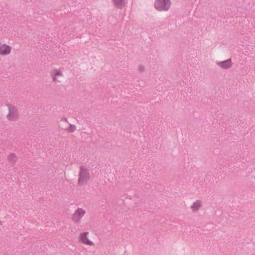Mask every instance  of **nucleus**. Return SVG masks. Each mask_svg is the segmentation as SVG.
I'll use <instances>...</instances> for the list:
<instances>
[{
    "instance_id": "obj_11",
    "label": "nucleus",
    "mask_w": 255,
    "mask_h": 255,
    "mask_svg": "<svg viewBox=\"0 0 255 255\" xmlns=\"http://www.w3.org/2000/svg\"><path fill=\"white\" fill-rule=\"evenodd\" d=\"M16 156L15 154L14 153H11V154H10L9 155H8V159L10 160V161H13V162H15L16 160Z\"/></svg>"
},
{
    "instance_id": "obj_9",
    "label": "nucleus",
    "mask_w": 255,
    "mask_h": 255,
    "mask_svg": "<svg viewBox=\"0 0 255 255\" xmlns=\"http://www.w3.org/2000/svg\"><path fill=\"white\" fill-rule=\"evenodd\" d=\"M114 5L117 8L122 9L126 5V0H112Z\"/></svg>"
},
{
    "instance_id": "obj_3",
    "label": "nucleus",
    "mask_w": 255,
    "mask_h": 255,
    "mask_svg": "<svg viewBox=\"0 0 255 255\" xmlns=\"http://www.w3.org/2000/svg\"><path fill=\"white\" fill-rule=\"evenodd\" d=\"M8 112L6 116L7 121L10 122H15L18 121L19 118V114L18 108L11 104L7 105Z\"/></svg>"
},
{
    "instance_id": "obj_8",
    "label": "nucleus",
    "mask_w": 255,
    "mask_h": 255,
    "mask_svg": "<svg viewBox=\"0 0 255 255\" xmlns=\"http://www.w3.org/2000/svg\"><path fill=\"white\" fill-rule=\"evenodd\" d=\"M217 64L221 68L224 69H227L231 68L233 65V63L231 59H229L224 61L218 62H217Z\"/></svg>"
},
{
    "instance_id": "obj_7",
    "label": "nucleus",
    "mask_w": 255,
    "mask_h": 255,
    "mask_svg": "<svg viewBox=\"0 0 255 255\" xmlns=\"http://www.w3.org/2000/svg\"><path fill=\"white\" fill-rule=\"evenodd\" d=\"M11 48L9 45L0 42V55H6L10 53Z\"/></svg>"
},
{
    "instance_id": "obj_1",
    "label": "nucleus",
    "mask_w": 255,
    "mask_h": 255,
    "mask_svg": "<svg viewBox=\"0 0 255 255\" xmlns=\"http://www.w3.org/2000/svg\"><path fill=\"white\" fill-rule=\"evenodd\" d=\"M90 175L89 170L84 166H81L77 181L78 185L79 186L85 185L90 180Z\"/></svg>"
},
{
    "instance_id": "obj_4",
    "label": "nucleus",
    "mask_w": 255,
    "mask_h": 255,
    "mask_svg": "<svg viewBox=\"0 0 255 255\" xmlns=\"http://www.w3.org/2000/svg\"><path fill=\"white\" fill-rule=\"evenodd\" d=\"M171 5L170 0H156L154 7L159 11H167Z\"/></svg>"
},
{
    "instance_id": "obj_5",
    "label": "nucleus",
    "mask_w": 255,
    "mask_h": 255,
    "mask_svg": "<svg viewBox=\"0 0 255 255\" xmlns=\"http://www.w3.org/2000/svg\"><path fill=\"white\" fill-rule=\"evenodd\" d=\"M85 213L86 212L84 209L79 208L77 209L72 214L71 220L74 223H79L85 214Z\"/></svg>"
},
{
    "instance_id": "obj_6",
    "label": "nucleus",
    "mask_w": 255,
    "mask_h": 255,
    "mask_svg": "<svg viewBox=\"0 0 255 255\" xmlns=\"http://www.w3.org/2000/svg\"><path fill=\"white\" fill-rule=\"evenodd\" d=\"M50 76L52 81L55 82H59V78L63 75L62 70L60 68H53L50 72Z\"/></svg>"
},
{
    "instance_id": "obj_2",
    "label": "nucleus",
    "mask_w": 255,
    "mask_h": 255,
    "mask_svg": "<svg viewBox=\"0 0 255 255\" xmlns=\"http://www.w3.org/2000/svg\"><path fill=\"white\" fill-rule=\"evenodd\" d=\"M78 241L79 243L88 246H94L95 243L89 232H82L78 236Z\"/></svg>"
},
{
    "instance_id": "obj_10",
    "label": "nucleus",
    "mask_w": 255,
    "mask_h": 255,
    "mask_svg": "<svg viewBox=\"0 0 255 255\" xmlns=\"http://www.w3.org/2000/svg\"><path fill=\"white\" fill-rule=\"evenodd\" d=\"M202 202L200 200H197L194 202L191 206L193 211L195 212L199 210L202 206Z\"/></svg>"
},
{
    "instance_id": "obj_12",
    "label": "nucleus",
    "mask_w": 255,
    "mask_h": 255,
    "mask_svg": "<svg viewBox=\"0 0 255 255\" xmlns=\"http://www.w3.org/2000/svg\"><path fill=\"white\" fill-rule=\"evenodd\" d=\"M138 71H139L140 72H142L144 71V67L142 65H139L138 67Z\"/></svg>"
}]
</instances>
